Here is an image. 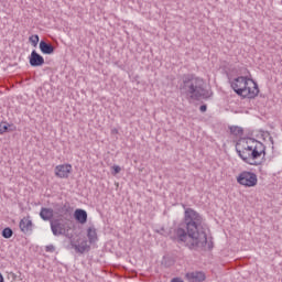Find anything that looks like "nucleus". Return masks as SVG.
Instances as JSON below:
<instances>
[{
  "label": "nucleus",
  "instance_id": "f257e3e1",
  "mask_svg": "<svg viewBox=\"0 0 282 282\" xmlns=\"http://www.w3.org/2000/svg\"><path fill=\"white\" fill-rule=\"evenodd\" d=\"M185 224L187 231L182 228L177 229V242L189 248V250L204 248L208 243V237L206 232L197 230V227L202 226V216L188 208L185 210Z\"/></svg>",
  "mask_w": 282,
  "mask_h": 282
},
{
  "label": "nucleus",
  "instance_id": "f03ea898",
  "mask_svg": "<svg viewBox=\"0 0 282 282\" xmlns=\"http://www.w3.org/2000/svg\"><path fill=\"white\" fill-rule=\"evenodd\" d=\"M181 91L186 94L189 100H208L210 93L206 89L204 79L194 75H184Z\"/></svg>",
  "mask_w": 282,
  "mask_h": 282
},
{
  "label": "nucleus",
  "instance_id": "7ed1b4c3",
  "mask_svg": "<svg viewBox=\"0 0 282 282\" xmlns=\"http://www.w3.org/2000/svg\"><path fill=\"white\" fill-rule=\"evenodd\" d=\"M236 151L241 158L242 161L246 162V164H250L251 166H259L261 164V156L265 155V147L262 142L257 140H251V144L247 145L242 150H238L236 148Z\"/></svg>",
  "mask_w": 282,
  "mask_h": 282
},
{
  "label": "nucleus",
  "instance_id": "20e7f679",
  "mask_svg": "<svg viewBox=\"0 0 282 282\" xmlns=\"http://www.w3.org/2000/svg\"><path fill=\"white\" fill-rule=\"evenodd\" d=\"M230 86L237 96H242V98H257L259 96V85L252 78L236 77L230 82Z\"/></svg>",
  "mask_w": 282,
  "mask_h": 282
},
{
  "label": "nucleus",
  "instance_id": "39448f33",
  "mask_svg": "<svg viewBox=\"0 0 282 282\" xmlns=\"http://www.w3.org/2000/svg\"><path fill=\"white\" fill-rule=\"evenodd\" d=\"M51 230L54 237H61V235H66L72 230L68 221L64 219L51 220Z\"/></svg>",
  "mask_w": 282,
  "mask_h": 282
},
{
  "label": "nucleus",
  "instance_id": "423d86ee",
  "mask_svg": "<svg viewBox=\"0 0 282 282\" xmlns=\"http://www.w3.org/2000/svg\"><path fill=\"white\" fill-rule=\"evenodd\" d=\"M237 182L241 186H247L248 188H250L252 186H257V182L259 181L257 178V174L245 171L239 174V176L237 177Z\"/></svg>",
  "mask_w": 282,
  "mask_h": 282
},
{
  "label": "nucleus",
  "instance_id": "0eeeda50",
  "mask_svg": "<svg viewBox=\"0 0 282 282\" xmlns=\"http://www.w3.org/2000/svg\"><path fill=\"white\" fill-rule=\"evenodd\" d=\"M29 63L31 67H41L45 65V58H43L41 54H39L35 50H33L29 57Z\"/></svg>",
  "mask_w": 282,
  "mask_h": 282
},
{
  "label": "nucleus",
  "instance_id": "6e6552de",
  "mask_svg": "<svg viewBox=\"0 0 282 282\" xmlns=\"http://www.w3.org/2000/svg\"><path fill=\"white\" fill-rule=\"evenodd\" d=\"M69 173H72V165L69 164H62L55 167L56 177H61L62 180L69 177Z\"/></svg>",
  "mask_w": 282,
  "mask_h": 282
},
{
  "label": "nucleus",
  "instance_id": "1a4fd4ad",
  "mask_svg": "<svg viewBox=\"0 0 282 282\" xmlns=\"http://www.w3.org/2000/svg\"><path fill=\"white\" fill-rule=\"evenodd\" d=\"M40 217L43 221H52L54 219V209L42 207L40 212Z\"/></svg>",
  "mask_w": 282,
  "mask_h": 282
},
{
  "label": "nucleus",
  "instance_id": "9d476101",
  "mask_svg": "<svg viewBox=\"0 0 282 282\" xmlns=\"http://www.w3.org/2000/svg\"><path fill=\"white\" fill-rule=\"evenodd\" d=\"M187 279L192 282H202L206 280V274L200 271L192 272L186 274Z\"/></svg>",
  "mask_w": 282,
  "mask_h": 282
},
{
  "label": "nucleus",
  "instance_id": "9b49d317",
  "mask_svg": "<svg viewBox=\"0 0 282 282\" xmlns=\"http://www.w3.org/2000/svg\"><path fill=\"white\" fill-rule=\"evenodd\" d=\"M20 229L28 235V232H32V220L30 218H22L20 221Z\"/></svg>",
  "mask_w": 282,
  "mask_h": 282
},
{
  "label": "nucleus",
  "instance_id": "f8f14e48",
  "mask_svg": "<svg viewBox=\"0 0 282 282\" xmlns=\"http://www.w3.org/2000/svg\"><path fill=\"white\" fill-rule=\"evenodd\" d=\"M74 217L78 224H87V212L85 209H76Z\"/></svg>",
  "mask_w": 282,
  "mask_h": 282
},
{
  "label": "nucleus",
  "instance_id": "ddd939ff",
  "mask_svg": "<svg viewBox=\"0 0 282 282\" xmlns=\"http://www.w3.org/2000/svg\"><path fill=\"white\" fill-rule=\"evenodd\" d=\"M40 51L42 52V54H52L54 52V45H52L51 43H47L45 41H41L40 42Z\"/></svg>",
  "mask_w": 282,
  "mask_h": 282
},
{
  "label": "nucleus",
  "instance_id": "4468645a",
  "mask_svg": "<svg viewBox=\"0 0 282 282\" xmlns=\"http://www.w3.org/2000/svg\"><path fill=\"white\" fill-rule=\"evenodd\" d=\"M87 237H88L89 243H96V241H98V232L96 231L95 227H89L87 229Z\"/></svg>",
  "mask_w": 282,
  "mask_h": 282
},
{
  "label": "nucleus",
  "instance_id": "2eb2a0df",
  "mask_svg": "<svg viewBox=\"0 0 282 282\" xmlns=\"http://www.w3.org/2000/svg\"><path fill=\"white\" fill-rule=\"evenodd\" d=\"M89 246L87 245V240H84L79 245L75 246L76 252H80V254H83V252H86Z\"/></svg>",
  "mask_w": 282,
  "mask_h": 282
},
{
  "label": "nucleus",
  "instance_id": "dca6fc26",
  "mask_svg": "<svg viewBox=\"0 0 282 282\" xmlns=\"http://www.w3.org/2000/svg\"><path fill=\"white\" fill-rule=\"evenodd\" d=\"M230 131L234 135H243V128L241 127L234 126L230 128Z\"/></svg>",
  "mask_w": 282,
  "mask_h": 282
},
{
  "label": "nucleus",
  "instance_id": "f3484780",
  "mask_svg": "<svg viewBox=\"0 0 282 282\" xmlns=\"http://www.w3.org/2000/svg\"><path fill=\"white\" fill-rule=\"evenodd\" d=\"M14 235V232L10 229V227H7L2 230V237L4 239H10Z\"/></svg>",
  "mask_w": 282,
  "mask_h": 282
},
{
  "label": "nucleus",
  "instance_id": "a211bd4d",
  "mask_svg": "<svg viewBox=\"0 0 282 282\" xmlns=\"http://www.w3.org/2000/svg\"><path fill=\"white\" fill-rule=\"evenodd\" d=\"M9 127L10 124H8L7 122H0V135H3V133H8Z\"/></svg>",
  "mask_w": 282,
  "mask_h": 282
},
{
  "label": "nucleus",
  "instance_id": "6ab92c4d",
  "mask_svg": "<svg viewBox=\"0 0 282 282\" xmlns=\"http://www.w3.org/2000/svg\"><path fill=\"white\" fill-rule=\"evenodd\" d=\"M29 41L33 47H36L39 45V35H32L29 37Z\"/></svg>",
  "mask_w": 282,
  "mask_h": 282
},
{
  "label": "nucleus",
  "instance_id": "aec40b11",
  "mask_svg": "<svg viewBox=\"0 0 282 282\" xmlns=\"http://www.w3.org/2000/svg\"><path fill=\"white\" fill-rule=\"evenodd\" d=\"M112 170L115 171V175H118V173H120V171H122V169L119 165H113Z\"/></svg>",
  "mask_w": 282,
  "mask_h": 282
},
{
  "label": "nucleus",
  "instance_id": "412c9836",
  "mask_svg": "<svg viewBox=\"0 0 282 282\" xmlns=\"http://www.w3.org/2000/svg\"><path fill=\"white\" fill-rule=\"evenodd\" d=\"M45 250H46V252H54V250H56V248H54L53 245H48L45 247Z\"/></svg>",
  "mask_w": 282,
  "mask_h": 282
},
{
  "label": "nucleus",
  "instance_id": "4be33fe9",
  "mask_svg": "<svg viewBox=\"0 0 282 282\" xmlns=\"http://www.w3.org/2000/svg\"><path fill=\"white\" fill-rule=\"evenodd\" d=\"M208 109V107L206 105H202L199 107V111H202V113H206V110Z\"/></svg>",
  "mask_w": 282,
  "mask_h": 282
},
{
  "label": "nucleus",
  "instance_id": "5701e85b",
  "mask_svg": "<svg viewBox=\"0 0 282 282\" xmlns=\"http://www.w3.org/2000/svg\"><path fill=\"white\" fill-rule=\"evenodd\" d=\"M271 144H274V139L272 137L269 138Z\"/></svg>",
  "mask_w": 282,
  "mask_h": 282
},
{
  "label": "nucleus",
  "instance_id": "b1692460",
  "mask_svg": "<svg viewBox=\"0 0 282 282\" xmlns=\"http://www.w3.org/2000/svg\"><path fill=\"white\" fill-rule=\"evenodd\" d=\"M4 279H3V274L0 273V282H3Z\"/></svg>",
  "mask_w": 282,
  "mask_h": 282
},
{
  "label": "nucleus",
  "instance_id": "393cba45",
  "mask_svg": "<svg viewBox=\"0 0 282 282\" xmlns=\"http://www.w3.org/2000/svg\"><path fill=\"white\" fill-rule=\"evenodd\" d=\"M171 282H177V278H174Z\"/></svg>",
  "mask_w": 282,
  "mask_h": 282
},
{
  "label": "nucleus",
  "instance_id": "a878e982",
  "mask_svg": "<svg viewBox=\"0 0 282 282\" xmlns=\"http://www.w3.org/2000/svg\"><path fill=\"white\" fill-rule=\"evenodd\" d=\"M177 282H184V280H182V279L178 278V279H177Z\"/></svg>",
  "mask_w": 282,
  "mask_h": 282
},
{
  "label": "nucleus",
  "instance_id": "bb28decb",
  "mask_svg": "<svg viewBox=\"0 0 282 282\" xmlns=\"http://www.w3.org/2000/svg\"><path fill=\"white\" fill-rule=\"evenodd\" d=\"M112 133H118V130H116V129H115V130H112Z\"/></svg>",
  "mask_w": 282,
  "mask_h": 282
}]
</instances>
